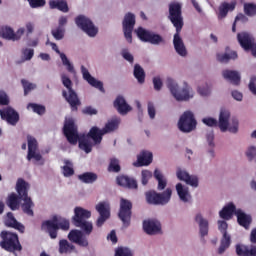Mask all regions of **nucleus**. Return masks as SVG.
I'll use <instances>...</instances> for the list:
<instances>
[{"label": "nucleus", "mask_w": 256, "mask_h": 256, "mask_svg": "<svg viewBox=\"0 0 256 256\" xmlns=\"http://www.w3.org/2000/svg\"><path fill=\"white\" fill-rule=\"evenodd\" d=\"M176 175L179 181H185L190 187H199V178L195 175H190L187 171L178 169Z\"/></svg>", "instance_id": "obj_20"}, {"label": "nucleus", "mask_w": 256, "mask_h": 256, "mask_svg": "<svg viewBox=\"0 0 256 256\" xmlns=\"http://www.w3.org/2000/svg\"><path fill=\"white\" fill-rule=\"evenodd\" d=\"M75 24L79 29H81L88 37H95L99 33V29L95 27L93 21L87 16L79 15L75 18Z\"/></svg>", "instance_id": "obj_12"}, {"label": "nucleus", "mask_w": 256, "mask_h": 256, "mask_svg": "<svg viewBox=\"0 0 256 256\" xmlns=\"http://www.w3.org/2000/svg\"><path fill=\"white\" fill-rule=\"evenodd\" d=\"M29 189L30 185L23 178H18L16 182V191L12 192L8 195L6 199V205L11 209V211H17L20 207H22L23 213L29 215V217H33L34 212L33 208L35 207V203L31 197H29ZM21 201H24L21 204Z\"/></svg>", "instance_id": "obj_2"}, {"label": "nucleus", "mask_w": 256, "mask_h": 256, "mask_svg": "<svg viewBox=\"0 0 256 256\" xmlns=\"http://www.w3.org/2000/svg\"><path fill=\"white\" fill-rule=\"evenodd\" d=\"M235 204L229 203L219 213L221 219H231L233 213H237Z\"/></svg>", "instance_id": "obj_37"}, {"label": "nucleus", "mask_w": 256, "mask_h": 256, "mask_svg": "<svg viewBox=\"0 0 256 256\" xmlns=\"http://www.w3.org/2000/svg\"><path fill=\"white\" fill-rule=\"evenodd\" d=\"M115 256H133V252L131 249L121 246L115 250Z\"/></svg>", "instance_id": "obj_54"}, {"label": "nucleus", "mask_w": 256, "mask_h": 256, "mask_svg": "<svg viewBox=\"0 0 256 256\" xmlns=\"http://www.w3.org/2000/svg\"><path fill=\"white\" fill-rule=\"evenodd\" d=\"M87 219H91V211L81 207L74 209L72 223L74 227H78L80 230H71L68 234V239L71 243L79 245V247H89V239L87 237L93 233V222L87 221Z\"/></svg>", "instance_id": "obj_1"}, {"label": "nucleus", "mask_w": 256, "mask_h": 256, "mask_svg": "<svg viewBox=\"0 0 256 256\" xmlns=\"http://www.w3.org/2000/svg\"><path fill=\"white\" fill-rule=\"evenodd\" d=\"M154 178L158 181V191H163L167 187V179L163 176V173L159 169H155Z\"/></svg>", "instance_id": "obj_40"}, {"label": "nucleus", "mask_w": 256, "mask_h": 256, "mask_svg": "<svg viewBox=\"0 0 256 256\" xmlns=\"http://www.w3.org/2000/svg\"><path fill=\"white\" fill-rule=\"evenodd\" d=\"M236 216L237 222L241 227H244V229H249V227H251V222L253 221L251 216L245 214V212L241 210L236 211Z\"/></svg>", "instance_id": "obj_32"}, {"label": "nucleus", "mask_w": 256, "mask_h": 256, "mask_svg": "<svg viewBox=\"0 0 256 256\" xmlns=\"http://www.w3.org/2000/svg\"><path fill=\"white\" fill-rule=\"evenodd\" d=\"M178 129L182 131V133H191V131L197 129V120L193 112L186 111L180 116Z\"/></svg>", "instance_id": "obj_11"}, {"label": "nucleus", "mask_w": 256, "mask_h": 256, "mask_svg": "<svg viewBox=\"0 0 256 256\" xmlns=\"http://www.w3.org/2000/svg\"><path fill=\"white\" fill-rule=\"evenodd\" d=\"M108 172L109 173H120L121 172V164L119 162V159L110 158V162L108 165Z\"/></svg>", "instance_id": "obj_44"}, {"label": "nucleus", "mask_w": 256, "mask_h": 256, "mask_svg": "<svg viewBox=\"0 0 256 256\" xmlns=\"http://www.w3.org/2000/svg\"><path fill=\"white\" fill-rule=\"evenodd\" d=\"M166 85L176 101H189V99H193L191 87H189L187 82H184L183 89L181 90H179V85L172 78L167 79Z\"/></svg>", "instance_id": "obj_8"}, {"label": "nucleus", "mask_w": 256, "mask_h": 256, "mask_svg": "<svg viewBox=\"0 0 256 256\" xmlns=\"http://www.w3.org/2000/svg\"><path fill=\"white\" fill-rule=\"evenodd\" d=\"M116 183L120 187H126V189H138L137 180L126 175H120L116 178Z\"/></svg>", "instance_id": "obj_26"}, {"label": "nucleus", "mask_w": 256, "mask_h": 256, "mask_svg": "<svg viewBox=\"0 0 256 256\" xmlns=\"http://www.w3.org/2000/svg\"><path fill=\"white\" fill-rule=\"evenodd\" d=\"M22 54L25 57V61H31V59H33V55H35V50L25 48L22 50Z\"/></svg>", "instance_id": "obj_57"}, {"label": "nucleus", "mask_w": 256, "mask_h": 256, "mask_svg": "<svg viewBox=\"0 0 256 256\" xmlns=\"http://www.w3.org/2000/svg\"><path fill=\"white\" fill-rule=\"evenodd\" d=\"M148 115L150 119H155L156 111L153 102H148Z\"/></svg>", "instance_id": "obj_61"}, {"label": "nucleus", "mask_w": 256, "mask_h": 256, "mask_svg": "<svg viewBox=\"0 0 256 256\" xmlns=\"http://www.w3.org/2000/svg\"><path fill=\"white\" fill-rule=\"evenodd\" d=\"M216 58L220 63H229L231 59H237V52L231 51L230 53L217 54Z\"/></svg>", "instance_id": "obj_43"}, {"label": "nucleus", "mask_w": 256, "mask_h": 256, "mask_svg": "<svg viewBox=\"0 0 256 256\" xmlns=\"http://www.w3.org/2000/svg\"><path fill=\"white\" fill-rule=\"evenodd\" d=\"M0 105H9V97L5 92H0Z\"/></svg>", "instance_id": "obj_63"}, {"label": "nucleus", "mask_w": 256, "mask_h": 256, "mask_svg": "<svg viewBox=\"0 0 256 256\" xmlns=\"http://www.w3.org/2000/svg\"><path fill=\"white\" fill-rule=\"evenodd\" d=\"M237 40L245 51H251L253 57H256V43L249 33L242 32L237 34Z\"/></svg>", "instance_id": "obj_16"}, {"label": "nucleus", "mask_w": 256, "mask_h": 256, "mask_svg": "<svg viewBox=\"0 0 256 256\" xmlns=\"http://www.w3.org/2000/svg\"><path fill=\"white\" fill-rule=\"evenodd\" d=\"M231 247V235L224 234L220 240V246L218 248L219 255H223L224 251H227V248Z\"/></svg>", "instance_id": "obj_39"}, {"label": "nucleus", "mask_w": 256, "mask_h": 256, "mask_svg": "<svg viewBox=\"0 0 256 256\" xmlns=\"http://www.w3.org/2000/svg\"><path fill=\"white\" fill-rule=\"evenodd\" d=\"M24 33L25 28L18 29L16 33L12 30L11 27L5 26L0 28V37L7 39L8 41H19V39L23 37Z\"/></svg>", "instance_id": "obj_19"}, {"label": "nucleus", "mask_w": 256, "mask_h": 256, "mask_svg": "<svg viewBox=\"0 0 256 256\" xmlns=\"http://www.w3.org/2000/svg\"><path fill=\"white\" fill-rule=\"evenodd\" d=\"M173 190L167 188L164 192L158 193L155 190L145 192L146 202L148 205H167L171 201Z\"/></svg>", "instance_id": "obj_10"}, {"label": "nucleus", "mask_w": 256, "mask_h": 256, "mask_svg": "<svg viewBox=\"0 0 256 256\" xmlns=\"http://www.w3.org/2000/svg\"><path fill=\"white\" fill-rule=\"evenodd\" d=\"M61 82L62 85L67 88V90L62 91V96L67 101V103H69L71 111H78L81 105V100L79 99L77 92L73 90V81H71V78H69V76L66 74H61Z\"/></svg>", "instance_id": "obj_7"}, {"label": "nucleus", "mask_w": 256, "mask_h": 256, "mask_svg": "<svg viewBox=\"0 0 256 256\" xmlns=\"http://www.w3.org/2000/svg\"><path fill=\"white\" fill-rule=\"evenodd\" d=\"M134 77L137 79L140 85L145 83V70H143V67H141L139 64H135L134 66Z\"/></svg>", "instance_id": "obj_42"}, {"label": "nucleus", "mask_w": 256, "mask_h": 256, "mask_svg": "<svg viewBox=\"0 0 256 256\" xmlns=\"http://www.w3.org/2000/svg\"><path fill=\"white\" fill-rule=\"evenodd\" d=\"M50 9H58L62 13H69V5L67 0H50L49 1Z\"/></svg>", "instance_id": "obj_35"}, {"label": "nucleus", "mask_w": 256, "mask_h": 256, "mask_svg": "<svg viewBox=\"0 0 256 256\" xmlns=\"http://www.w3.org/2000/svg\"><path fill=\"white\" fill-rule=\"evenodd\" d=\"M143 229L147 235H157V233H161V222L155 219L145 220Z\"/></svg>", "instance_id": "obj_23"}, {"label": "nucleus", "mask_w": 256, "mask_h": 256, "mask_svg": "<svg viewBox=\"0 0 256 256\" xmlns=\"http://www.w3.org/2000/svg\"><path fill=\"white\" fill-rule=\"evenodd\" d=\"M113 105L120 115H127L130 111H133V108L127 103V100H125L123 96H117Z\"/></svg>", "instance_id": "obj_25"}, {"label": "nucleus", "mask_w": 256, "mask_h": 256, "mask_svg": "<svg viewBox=\"0 0 256 256\" xmlns=\"http://www.w3.org/2000/svg\"><path fill=\"white\" fill-rule=\"evenodd\" d=\"M196 223L199 225L201 237L209 234V221L203 218L201 214H197L195 217Z\"/></svg>", "instance_id": "obj_34"}, {"label": "nucleus", "mask_w": 256, "mask_h": 256, "mask_svg": "<svg viewBox=\"0 0 256 256\" xmlns=\"http://www.w3.org/2000/svg\"><path fill=\"white\" fill-rule=\"evenodd\" d=\"M123 33L126 41L133 43V29H135V14L128 12L122 22Z\"/></svg>", "instance_id": "obj_15"}, {"label": "nucleus", "mask_w": 256, "mask_h": 256, "mask_svg": "<svg viewBox=\"0 0 256 256\" xmlns=\"http://www.w3.org/2000/svg\"><path fill=\"white\" fill-rule=\"evenodd\" d=\"M229 119H231V112L226 109H221L219 115V122L215 118L207 117L202 119L204 125L207 127H218L222 133L229 131L230 133H237L239 131V120L233 118L229 126Z\"/></svg>", "instance_id": "obj_3"}, {"label": "nucleus", "mask_w": 256, "mask_h": 256, "mask_svg": "<svg viewBox=\"0 0 256 256\" xmlns=\"http://www.w3.org/2000/svg\"><path fill=\"white\" fill-rule=\"evenodd\" d=\"M206 139L208 142V145L210 147V150L208 151V153H210L211 157H215V151H213V148L215 147V134L213 133V131L209 132L206 135Z\"/></svg>", "instance_id": "obj_48"}, {"label": "nucleus", "mask_w": 256, "mask_h": 256, "mask_svg": "<svg viewBox=\"0 0 256 256\" xmlns=\"http://www.w3.org/2000/svg\"><path fill=\"white\" fill-rule=\"evenodd\" d=\"M28 141V154H27V160L31 161V159H34L36 163H39V165H45V160L43 159V156L41 153L37 152V149H39V144L37 142V139L32 136L27 137Z\"/></svg>", "instance_id": "obj_14"}, {"label": "nucleus", "mask_w": 256, "mask_h": 256, "mask_svg": "<svg viewBox=\"0 0 256 256\" xmlns=\"http://www.w3.org/2000/svg\"><path fill=\"white\" fill-rule=\"evenodd\" d=\"M28 109H32L34 113H37V115H45V106L35 103H29L27 106Z\"/></svg>", "instance_id": "obj_50"}, {"label": "nucleus", "mask_w": 256, "mask_h": 256, "mask_svg": "<svg viewBox=\"0 0 256 256\" xmlns=\"http://www.w3.org/2000/svg\"><path fill=\"white\" fill-rule=\"evenodd\" d=\"M244 13L248 17H253V15H256V5L253 3L244 4Z\"/></svg>", "instance_id": "obj_53"}, {"label": "nucleus", "mask_w": 256, "mask_h": 256, "mask_svg": "<svg viewBox=\"0 0 256 256\" xmlns=\"http://www.w3.org/2000/svg\"><path fill=\"white\" fill-rule=\"evenodd\" d=\"M50 45L53 51H55L58 55H60L61 61L63 65L66 67L67 71L69 73H75V67L73 66V64H71V62L67 58V55H65L59 50V46H57L54 42H51Z\"/></svg>", "instance_id": "obj_27"}, {"label": "nucleus", "mask_w": 256, "mask_h": 256, "mask_svg": "<svg viewBox=\"0 0 256 256\" xmlns=\"http://www.w3.org/2000/svg\"><path fill=\"white\" fill-rule=\"evenodd\" d=\"M224 79L230 81L232 85H239L241 83V75L237 71L224 70L222 72Z\"/></svg>", "instance_id": "obj_33"}, {"label": "nucleus", "mask_w": 256, "mask_h": 256, "mask_svg": "<svg viewBox=\"0 0 256 256\" xmlns=\"http://www.w3.org/2000/svg\"><path fill=\"white\" fill-rule=\"evenodd\" d=\"M229 225L225 221H218V229L222 235H229L227 233Z\"/></svg>", "instance_id": "obj_58"}, {"label": "nucleus", "mask_w": 256, "mask_h": 256, "mask_svg": "<svg viewBox=\"0 0 256 256\" xmlns=\"http://www.w3.org/2000/svg\"><path fill=\"white\" fill-rule=\"evenodd\" d=\"M136 34L141 41H144V43L149 42V37L151 36V32L145 30L143 27H139L136 30Z\"/></svg>", "instance_id": "obj_46"}, {"label": "nucleus", "mask_w": 256, "mask_h": 256, "mask_svg": "<svg viewBox=\"0 0 256 256\" xmlns=\"http://www.w3.org/2000/svg\"><path fill=\"white\" fill-rule=\"evenodd\" d=\"M133 203L131 201L121 198L120 199V209L118 212V217L123 223V227H129L131 225V215H132Z\"/></svg>", "instance_id": "obj_13"}, {"label": "nucleus", "mask_w": 256, "mask_h": 256, "mask_svg": "<svg viewBox=\"0 0 256 256\" xmlns=\"http://www.w3.org/2000/svg\"><path fill=\"white\" fill-rule=\"evenodd\" d=\"M249 89L254 95H256V77H252L250 79Z\"/></svg>", "instance_id": "obj_64"}, {"label": "nucleus", "mask_w": 256, "mask_h": 256, "mask_svg": "<svg viewBox=\"0 0 256 256\" xmlns=\"http://www.w3.org/2000/svg\"><path fill=\"white\" fill-rule=\"evenodd\" d=\"M168 19L175 27L176 31L183 29V5L179 2H171L168 5Z\"/></svg>", "instance_id": "obj_9"}, {"label": "nucleus", "mask_w": 256, "mask_h": 256, "mask_svg": "<svg viewBox=\"0 0 256 256\" xmlns=\"http://www.w3.org/2000/svg\"><path fill=\"white\" fill-rule=\"evenodd\" d=\"M176 191L178 193L179 198L184 203H187V201H189V199H191V195L189 194V190L183 188V184L178 183L176 185Z\"/></svg>", "instance_id": "obj_41"}, {"label": "nucleus", "mask_w": 256, "mask_h": 256, "mask_svg": "<svg viewBox=\"0 0 256 256\" xmlns=\"http://www.w3.org/2000/svg\"><path fill=\"white\" fill-rule=\"evenodd\" d=\"M237 6L236 1H232L231 3L223 2L220 4L218 8V19H225L229 11H235V7Z\"/></svg>", "instance_id": "obj_31"}, {"label": "nucleus", "mask_w": 256, "mask_h": 256, "mask_svg": "<svg viewBox=\"0 0 256 256\" xmlns=\"http://www.w3.org/2000/svg\"><path fill=\"white\" fill-rule=\"evenodd\" d=\"M82 113L84 115H97V109L91 107V106H87L82 110Z\"/></svg>", "instance_id": "obj_62"}, {"label": "nucleus", "mask_w": 256, "mask_h": 256, "mask_svg": "<svg viewBox=\"0 0 256 256\" xmlns=\"http://www.w3.org/2000/svg\"><path fill=\"white\" fill-rule=\"evenodd\" d=\"M96 211L100 215L96 221V226L103 227L105 221L111 217L109 205L105 202H100L96 205Z\"/></svg>", "instance_id": "obj_18"}, {"label": "nucleus", "mask_w": 256, "mask_h": 256, "mask_svg": "<svg viewBox=\"0 0 256 256\" xmlns=\"http://www.w3.org/2000/svg\"><path fill=\"white\" fill-rule=\"evenodd\" d=\"M5 227H10L11 229H16L19 233H25V225L17 221L12 212H8L4 219Z\"/></svg>", "instance_id": "obj_22"}, {"label": "nucleus", "mask_w": 256, "mask_h": 256, "mask_svg": "<svg viewBox=\"0 0 256 256\" xmlns=\"http://www.w3.org/2000/svg\"><path fill=\"white\" fill-rule=\"evenodd\" d=\"M28 2L32 9H39V7H45L47 3L45 0H28Z\"/></svg>", "instance_id": "obj_55"}, {"label": "nucleus", "mask_w": 256, "mask_h": 256, "mask_svg": "<svg viewBox=\"0 0 256 256\" xmlns=\"http://www.w3.org/2000/svg\"><path fill=\"white\" fill-rule=\"evenodd\" d=\"M0 117L2 121H6L8 125H12L13 127L19 123L20 119L19 112L10 106L0 109Z\"/></svg>", "instance_id": "obj_17"}, {"label": "nucleus", "mask_w": 256, "mask_h": 256, "mask_svg": "<svg viewBox=\"0 0 256 256\" xmlns=\"http://www.w3.org/2000/svg\"><path fill=\"white\" fill-rule=\"evenodd\" d=\"M153 163V153L149 151H142L140 155L137 156L136 167H147Z\"/></svg>", "instance_id": "obj_29"}, {"label": "nucleus", "mask_w": 256, "mask_h": 256, "mask_svg": "<svg viewBox=\"0 0 256 256\" xmlns=\"http://www.w3.org/2000/svg\"><path fill=\"white\" fill-rule=\"evenodd\" d=\"M63 133L70 145H77L79 141V147L85 153H91L93 151V142L89 137H83L79 139V132H77V126L73 120H67L63 127Z\"/></svg>", "instance_id": "obj_4"}, {"label": "nucleus", "mask_w": 256, "mask_h": 256, "mask_svg": "<svg viewBox=\"0 0 256 256\" xmlns=\"http://www.w3.org/2000/svg\"><path fill=\"white\" fill-rule=\"evenodd\" d=\"M75 251V245L69 243L66 239L59 241V253L60 255H69Z\"/></svg>", "instance_id": "obj_36"}, {"label": "nucleus", "mask_w": 256, "mask_h": 256, "mask_svg": "<svg viewBox=\"0 0 256 256\" xmlns=\"http://www.w3.org/2000/svg\"><path fill=\"white\" fill-rule=\"evenodd\" d=\"M78 179L82 183L91 184L97 181L98 176L96 173H93V172H85L83 174L78 175Z\"/></svg>", "instance_id": "obj_38"}, {"label": "nucleus", "mask_w": 256, "mask_h": 256, "mask_svg": "<svg viewBox=\"0 0 256 256\" xmlns=\"http://www.w3.org/2000/svg\"><path fill=\"white\" fill-rule=\"evenodd\" d=\"M70 223L65 218H58L56 215L51 220H45L41 224V230L47 233L50 239H55L60 229L69 231Z\"/></svg>", "instance_id": "obj_5"}, {"label": "nucleus", "mask_w": 256, "mask_h": 256, "mask_svg": "<svg viewBox=\"0 0 256 256\" xmlns=\"http://www.w3.org/2000/svg\"><path fill=\"white\" fill-rule=\"evenodd\" d=\"M81 73L83 75V79L91 85V87H95V89H99L102 93H105V88L103 87V82L95 79V77L91 76L89 70L85 68V66H81Z\"/></svg>", "instance_id": "obj_21"}, {"label": "nucleus", "mask_w": 256, "mask_h": 256, "mask_svg": "<svg viewBox=\"0 0 256 256\" xmlns=\"http://www.w3.org/2000/svg\"><path fill=\"white\" fill-rule=\"evenodd\" d=\"M246 156L249 161H253L256 157V148L254 146L249 147L246 151Z\"/></svg>", "instance_id": "obj_59"}, {"label": "nucleus", "mask_w": 256, "mask_h": 256, "mask_svg": "<svg viewBox=\"0 0 256 256\" xmlns=\"http://www.w3.org/2000/svg\"><path fill=\"white\" fill-rule=\"evenodd\" d=\"M65 165L62 167V173L64 177H72V175H75V170L73 169V163L69 160L64 161Z\"/></svg>", "instance_id": "obj_45"}, {"label": "nucleus", "mask_w": 256, "mask_h": 256, "mask_svg": "<svg viewBox=\"0 0 256 256\" xmlns=\"http://www.w3.org/2000/svg\"><path fill=\"white\" fill-rule=\"evenodd\" d=\"M119 127V121L118 120H112L106 123L105 127L102 128L104 131V134L107 135V133H111L112 131H115Z\"/></svg>", "instance_id": "obj_47"}, {"label": "nucleus", "mask_w": 256, "mask_h": 256, "mask_svg": "<svg viewBox=\"0 0 256 256\" xmlns=\"http://www.w3.org/2000/svg\"><path fill=\"white\" fill-rule=\"evenodd\" d=\"M153 177V173L149 170L142 171V185H147L149 183V179Z\"/></svg>", "instance_id": "obj_56"}, {"label": "nucleus", "mask_w": 256, "mask_h": 256, "mask_svg": "<svg viewBox=\"0 0 256 256\" xmlns=\"http://www.w3.org/2000/svg\"><path fill=\"white\" fill-rule=\"evenodd\" d=\"M0 247L8 253H17L23 251V246L19 241V235L17 233L4 230L0 233Z\"/></svg>", "instance_id": "obj_6"}, {"label": "nucleus", "mask_w": 256, "mask_h": 256, "mask_svg": "<svg viewBox=\"0 0 256 256\" xmlns=\"http://www.w3.org/2000/svg\"><path fill=\"white\" fill-rule=\"evenodd\" d=\"M21 84L23 86L25 96L29 95V93H31V91H33L34 89H37L36 84L31 83V82L27 81L26 79H22Z\"/></svg>", "instance_id": "obj_49"}, {"label": "nucleus", "mask_w": 256, "mask_h": 256, "mask_svg": "<svg viewBox=\"0 0 256 256\" xmlns=\"http://www.w3.org/2000/svg\"><path fill=\"white\" fill-rule=\"evenodd\" d=\"M153 85H154L155 91H161V89L163 87V81H161V78H159V77H154Z\"/></svg>", "instance_id": "obj_60"}, {"label": "nucleus", "mask_w": 256, "mask_h": 256, "mask_svg": "<svg viewBox=\"0 0 256 256\" xmlns=\"http://www.w3.org/2000/svg\"><path fill=\"white\" fill-rule=\"evenodd\" d=\"M173 45L176 53L180 55V57H187V48L185 47V43H183V39L181 38V31L176 30L173 38Z\"/></svg>", "instance_id": "obj_24"}, {"label": "nucleus", "mask_w": 256, "mask_h": 256, "mask_svg": "<svg viewBox=\"0 0 256 256\" xmlns=\"http://www.w3.org/2000/svg\"><path fill=\"white\" fill-rule=\"evenodd\" d=\"M164 42L165 40H163V37L161 35L150 32L148 43H151V45H159L160 43H164Z\"/></svg>", "instance_id": "obj_52"}, {"label": "nucleus", "mask_w": 256, "mask_h": 256, "mask_svg": "<svg viewBox=\"0 0 256 256\" xmlns=\"http://www.w3.org/2000/svg\"><path fill=\"white\" fill-rule=\"evenodd\" d=\"M103 135H105L104 130L99 129V127H97V126H94L88 132L87 137L89 139H92V141H94L95 145H99L103 141Z\"/></svg>", "instance_id": "obj_30"}, {"label": "nucleus", "mask_w": 256, "mask_h": 256, "mask_svg": "<svg viewBox=\"0 0 256 256\" xmlns=\"http://www.w3.org/2000/svg\"><path fill=\"white\" fill-rule=\"evenodd\" d=\"M51 35L56 39V41H61L65 37V28L56 27L51 30Z\"/></svg>", "instance_id": "obj_51"}, {"label": "nucleus", "mask_w": 256, "mask_h": 256, "mask_svg": "<svg viewBox=\"0 0 256 256\" xmlns=\"http://www.w3.org/2000/svg\"><path fill=\"white\" fill-rule=\"evenodd\" d=\"M236 255L238 256H256V245L247 246L245 244L236 245Z\"/></svg>", "instance_id": "obj_28"}]
</instances>
